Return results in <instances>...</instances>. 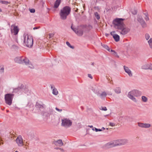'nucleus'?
Wrapping results in <instances>:
<instances>
[{
  "instance_id": "8fccbe9b",
  "label": "nucleus",
  "mask_w": 152,
  "mask_h": 152,
  "mask_svg": "<svg viewBox=\"0 0 152 152\" xmlns=\"http://www.w3.org/2000/svg\"><path fill=\"white\" fill-rule=\"evenodd\" d=\"M94 64H95V63H94V62H91V65L92 66H94Z\"/></svg>"
},
{
  "instance_id": "a878e982",
  "label": "nucleus",
  "mask_w": 152,
  "mask_h": 152,
  "mask_svg": "<svg viewBox=\"0 0 152 152\" xmlns=\"http://www.w3.org/2000/svg\"><path fill=\"white\" fill-rule=\"evenodd\" d=\"M141 100L143 102H146L148 101V99L145 96H141Z\"/></svg>"
},
{
  "instance_id": "9b49d317",
  "label": "nucleus",
  "mask_w": 152,
  "mask_h": 152,
  "mask_svg": "<svg viewBox=\"0 0 152 152\" xmlns=\"http://www.w3.org/2000/svg\"><path fill=\"white\" fill-rule=\"evenodd\" d=\"M71 29L75 32V33L78 36H81L83 34V31L82 29H78L72 27H71Z\"/></svg>"
},
{
  "instance_id": "5701e85b",
  "label": "nucleus",
  "mask_w": 152,
  "mask_h": 152,
  "mask_svg": "<svg viewBox=\"0 0 152 152\" xmlns=\"http://www.w3.org/2000/svg\"><path fill=\"white\" fill-rule=\"evenodd\" d=\"M114 90L115 92L117 94H119L121 93V88L120 87L115 88Z\"/></svg>"
},
{
  "instance_id": "1a4fd4ad",
  "label": "nucleus",
  "mask_w": 152,
  "mask_h": 152,
  "mask_svg": "<svg viewBox=\"0 0 152 152\" xmlns=\"http://www.w3.org/2000/svg\"><path fill=\"white\" fill-rule=\"evenodd\" d=\"M117 146L124 145L128 142V140L126 139H121L116 140Z\"/></svg>"
},
{
  "instance_id": "4468645a",
  "label": "nucleus",
  "mask_w": 152,
  "mask_h": 152,
  "mask_svg": "<svg viewBox=\"0 0 152 152\" xmlns=\"http://www.w3.org/2000/svg\"><path fill=\"white\" fill-rule=\"evenodd\" d=\"M137 20L139 22H140V23L142 27H146V23H145L142 16H138Z\"/></svg>"
},
{
  "instance_id": "a18cd8bd",
  "label": "nucleus",
  "mask_w": 152,
  "mask_h": 152,
  "mask_svg": "<svg viewBox=\"0 0 152 152\" xmlns=\"http://www.w3.org/2000/svg\"><path fill=\"white\" fill-rule=\"evenodd\" d=\"M54 34H49V38H51V37H53L54 36Z\"/></svg>"
},
{
  "instance_id": "9d476101",
  "label": "nucleus",
  "mask_w": 152,
  "mask_h": 152,
  "mask_svg": "<svg viewBox=\"0 0 152 152\" xmlns=\"http://www.w3.org/2000/svg\"><path fill=\"white\" fill-rule=\"evenodd\" d=\"M128 97L134 102H137V100L134 97L135 96H134L133 91L129 92L128 94Z\"/></svg>"
},
{
  "instance_id": "dca6fc26",
  "label": "nucleus",
  "mask_w": 152,
  "mask_h": 152,
  "mask_svg": "<svg viewBox=\"0 0 152 152\" xmlns=\"http://www.w3.org/2000/svg\"><path fill=\"white\" fill-rule=\"evenodd\" d=\"M117 146V145L116 142V140L109 142L106 144V146L108 148H111Z\"/></svg>"
},
{
  "instance_id": "3c124183",
  "label": "nucleus",
  "mask_w": 152,
  "mask_h": 152,
  "mask_svg": "<svg viewBox=\"0 0 152 152\" xmlns=\"http://www.w3.org/2000/svg\"><path fill=\"white\" fill-rule=\"evenodd\" d=\"M110 51L114 53L115 51L112 50H111Z\"/></svg>"
},
{
  "instance_id": "58836bf2",
  "label": "nucleus",
  "mask_w": 152,
  "mask_h": 152,
  "mask_svg": "<svg viewBox=\"0 0 152 152\" xmlns=\"http://www.w3.org/2000/svg\"><path fill=\"white\" fill-rule=\"evenodd\" d=\"M94 129H95V131L96 132H98V131H102V129H97V128H96L95 127H94Z\"/></svg>"
},
{
  "instance_id": "e433bc0d",
  "label": "nucleus",
  "mask_w": 152,
  "mask_h": 152,
  "mask_svg": "<svg viewBox=\"0 0 152 152\" xmlns=\"http://www.w3.org/2000/svg\"><path fill=\"white\" fill-rule=\"evenodd\" d=\"M36 106L37 107L39 108H41L43 107V105H41L39 104H37L36 105Z\"/></svg>"
},
{
  "instance_id": "bb28decb",
  "label": "nucleus",
  "mask_w": 152,
  "mask_h": 152,
  "mask_svg": "<svg viewBox=\"0 0 152 152\" xmlns=\"http://www.w3.org/2000/svg\"><path fill=\"white\" fill-rule=\"evenodd\" d=\"M101 45L103 47L109 51H110V49L109 47L107 45L104 44H102V43H101Z\"/></svg>"
},
{
  "instance_id": "bf43d9fd",
  "label": "nucleus",
  "mask_w": 152,
  "mask_h": 152,
  "mask_svg": "<svg viewBox=\"0 0 152 152\" xmlns=\"http://www.w3.org/2000/svg\"><path fill=\"white\" fill-rule=\"evenodd\" d=\"M15 152H18V151H15Z\"/></svg>"
},
{
  "instance_id": "2eb2a0df",
  "label": "nucleus",
  "mask_w": 152,
  "mask_h": 152,
  "mask_svg": "<svg viewBox=\"0 0 152 152\" xmlns=\"http://www.w3.org/2000/svg\"><path fill=\"white\" fill-rule=\"evenodd\" d=\"M124 69L125 72L130 77H132V72L128 67L124 66Z\"/></svg>"
},
{
  "instance_id": "4c0bfd02",
  "label": "nucleus",
  "mask_w": 152,
  "mask_h": 152,
  "mask_svg": "<svg viewBox=\"0 0 152 152\" xmlns=\"http://www.w3.org/2000/svg\"><path fill=\"white\" fill-rule=\"evenodd\" d=\"M100 109L104 111H106L107 110V108L105 107H101Z\"/></svg>"
},
{
  "instance_id": "6e6d98bb",
  "label": "nucleus",
  "mask_w": 152,
  "mask_h": 152,
  "mask_svg": "<svg viewBox=\"0 0 152 152\" xmlns=\"http://www.w3.org/2000/svg\"><path fill=\"white\" fill-rule=\"evenodd\" d=\"M92 130H95V129H94V128H93L92 129Z\"/></svg>"
},
{
  "instance_id": "b1692460",
  "label": "nucleus",
  "mask_w": 152,
  "mask_h": 152,
  "mask_svg": "<svg viewBox=\"0 0 152 152\" xmlns=\"http://www.w3.org/2000/svg\"><path fill=\"white\" fill-rule=\"evenodd\" d=\"M113 37L116 42H118L120 40V37L117 34H115L113 35Z\"/></svg>"
},
{
  "instance_id": "2f4dec72",
  "label": "nucleus",
  "mask_w": 152,
  "mask_h": 152,
  "mask_svg": "<svg viewBox=\"0 0 152 152\" xmlns=\"http://www.w3.org/2000/svg\"><path fill=\"white\" fill-rule=\"evenodd\" d=\"M131 12L132 14L135 15L137 13V10L136 9H134L132 10Z\"/></svg>"
},
{
  "instance_id": "f257e3e1",
  "label": "nucleus",
  "mask_w": 152,
  "mask_h": 152,
  "mask_svg": "<svg viewBox=\"0 0 152 152\" xmlns=\"http://www.w3.org/2000/svg\"><path fill=\"white\" fill-rule=\"evenodd\" d=\"M123 18H116L114 20L113 22L114 27L118 29V31L121 34L124 35L130 31V28L126 26L124 23Z\"/></svg>"
},
{
  "instance_id": "423d86ee",
  "label": "nucleus",
  "mask_w": 152,
  "mask_h": 152,
  "mask_svg": "<svg viewBox=\"0 0 152 152\" xmlns=\"http://www.w3.org/2000/svg\"><path fill=\"white\" fill-rule=\"evenodd\" d=\"M14 96V94H6L4 96V99L6 104L9 105H11Z\"/></svg>"
},
{
  "instance_id": "20e7f679",
  "label": "nucleus",
  "mask_w": 152,
  "mask_h": 152,
  "mask_svg": "<svg viewBox=\"0 0 152 152\" xmlns=\"http://www.w3.org/2000/svg\"><path fill=\"white\" fill-rule=\"evenodd\" d=\"M71 8L70 7L66 6L61 9L60 12V18L61 19L65 20L66 19L67 16L70 14Z\"/></svg>"
},
{
  "instance_id": "7ed1b4c3",
  "label": "nucleus",
  "mask_w": 152,
  "mask_h": 152,
  "mask_svg": "<svg viewBox=\"0 0 152 152\" xmlns=\"http://www.w3.org/2000/svg\"><path fill=\"white\" fill-rule=\"evenodd\" d=\"M23 44L28 47H31L33 45V38L31 35L24 33L23 36Z\"/></svg>"
},
{
  "instance_id": "ddd939ff",
  "label": "nucleus",
  "mask_w": 152,
  "mask_h": 152,
  "mask_svg": "<svg viewBox=\"0 0 152 152\" xmlns=\"http://www.w3.org/2000/svg\"><path fill=\"white\" fill-rule=\"evenodd\" d=\"M53 143L56 146L61 147L64 145V143L61 139H59L57 140H54Z\"/></svg>"
},
{
  "instance_id": "cd10ccee",
  "label": "nucleus",
  "mask_w": 152,
  "mask_h": 152,
  "mask_svg": "<svg viewBox=\"0 0 152 152\" xmlns=\"http://www.w3.org/2000/svg\"><path fill=\"white\" fill-rule=\"evenodd\" d=\"M145 16L144 18L146 21H148L149 20V18L148 17V13L146 12L144 14Z\"/></svg>"
},
{
  "instance_id": "09e8293b",
  "label": "nucleus",
  "mask_w": 152,
  "mask_h": 152,
  "mask_svg": "<svg viewBox=\"0 0 152 152\" xmlns=\"http://www.w3.org/2000/svg\"><path fill=\"white\" fill-rule=\"evenodd\" d=\"M0 69L1 70V71L2 72H3L4 71V68L3 67H2Z\"/></svg>"
},
{
  "instance_id": "a211bd4d",
  "label": "nucleus",
  "mask_w": 152,
  "mask_h": 152,
  "mask_svg": "<svg viewBox=\"0 0 152 152\" xmlns=\"http://www.w3.org/2000/svg\"><path fill=\"white\" fill-rule=\"evenodd\" d=\"M53 113V110H50L48 111H44L42 113V115L45 117H48L50 116V115Z\"/></svg>"
},
{
  "instance_id": "6e6552de",
  "label": "nucleus",
  "mask_w": 152,
  "mask_h": 152,
  "mask_svg": "<svg viewBox=\"0 0 152 152\" xmlns=\"http://www.w3.org/2000/svg\"><path fill=\"white\" fill-rule=\"evenodd\" d=\"M16 142L19 147H22L23 145V139L22 137L20 135L18 136L17 138L16 139Z\"/></svg>"
},
{
  "instance_id": "4d7b16f0",
  "label": "nucleus",
  "mask_w": 152,
  "mask_h": 152,
  "mask_svg": "<svg viewBox=\"0 0 152 152\" xmlns=\"http://www.w3.org/2000/svg\"><path fill=\"white\" fill-rule=\"evenodd\" d=\"M102 129H105V128H104V127H102Z\"/></svg>"
},
{
  "instance_id": "c85d7f7f",
  "label": "nucleus",
  "mask_w": 152,
  "mask_h": 152,
  "mask_svg": "<svg viewBox=\"0 0 152 152\" xmlns=\"http://www.w3.org/2000/svg\"><path fill=\"white\" fill-rule=\"evenodd\" d=\"M151 125L149 124L144 123V128H149L151 127Z\"/></svg>"
},
{
  "instance_id": "f03ea898",
  "label": "nucleus",
  "mask_w": 152,
  "mask_h": 152,
  "mask_svg": "<svg viewBox=\"0 0 152 152\" xmlns=\"http://www.w3.org/2000/svg\"><path fill=\"white\" fill-rule=\"evenodd\" d=\"M15 62L17 63L23 64H24L26 65L31 69L34 68L33 65L30 62L28 58L23 56H20L16 57L15 59Z\"/></svg>"
},
{
  "instance_id": "4be33fe9",
  "label": "nucleus",
  "mask_w": 152,
  "mask_h": 152,
  "mask_svg": "<svg viewBox=\"0 0 152 152\" xmlns=\"http://www.w3.org/2000/svg\"><path fill=\"white\" fill-rule=\"evenodd\" d=\"M61 0H56V1L54 4V8H56L58 7L61 3Z\"/></svg>"
},
{
  "instance_id": "a19ab883",
  "label": "nucleus",
  "mask_w": 152,
  "mask_h": 152,
  "mask_svg": "<svg viewBox=\"0 0 152 152\" xmlns=\"http://www.w3.org/2000/svg\"><path fill=\"white\" fill-rule=\"evenodd\" d=\"M113 54L115 56L118 58H119V56L118 55L117 53L115 51L113 53Z\"/></svg>"
},
{
  "instance_id": "c756f323",
  "label": "nucleus",
  "mask_w": 152,
  "mask_h": 152,
  "mask_svg": "<svg viewBox=\"0 0 152 152\" xmlns=\"http://www.w3.org/2000/svg\"><path fill=\"white\" fill-rule=\"evenodd\" d=\"M145 38L146 40H148L150 39V36L149 34L148 33H146L145 35Z\"/></svg>"
},
{
  "instance_id": "39448f33",
  "label": "nucleus",
  "mask_w": 152,
  "mask_h": 152,
  "mask_svg": "<svg viewBox=\"0 0 152 152\" xmlns=\"http://www.w3.org/2000/svg\"><path fill=\"white\" fill-rule=\"evenodd\" d=\"M61 122V126L66 128L69 127L72 124V121L69 118H64L62 119Z\"/></svg>"
},
{
  "instance_id": "0eeeda50",
  "label": "nucleus",
  "mask_w": 152,
  "mask_h": 152,
  "mask_svg": "<svg viewBox=\"0 0 152 152\" xmlns=\"http://www.w3.org/2000/svg\"><path fill=\"white\" fill-rule=\"evenodd\" d=\"M23 85H21L20 87H19L18 88H15L14 89L13 93H18V94H19V92H20L22 91H24L26 93L27 91L28 90V89L26 88H23Z\"/></svg>"
},
{
  "instance_id": "f704fd0d",
  "label": "nucleus",
  "mask_w": 152,
  "mask_h": 152,
  "mask_svg": "<svg viewBox=\"0 0 152 152\" xmlns=\"http://www.w3.org/2000/svg\"><path fill=\"white\" fill-rule=\"evenodd\" d=\"M144 123L139 122L138 123V125L141 128H144Z\"/></svg>"
},
{
  "instance_id": "5fc2aeb1",
  "label": "nucleus",
  "mask_w": 152,
  "mask_h": 152,
  "mask_svg": "<svg viewBox=\"0 0 152 152\" xmlns=\"http://www.w3.org/2000/svg\"><path fill=\"white\" fill-rule=\"evenodd\" d=\"M90 126V128H93V126H92H92Z\"/></svg>"
},
{
  "instance_id": "864d4df0",
  "label": "nucleus",
  "mask_w": 152,
  "mask_h": 152,
  "mask_svg": "<svg viewBox=\"0 0 152 152\" xmlns=\"http://www.w3.org/2000/svg\"><path fill=\"white\" fill-rule=\"evenodd\" d=\"M37 27H34V28H33V29L34 30V29H37Z\"/></svg>"
},
{
  "instance_id": "de8ad7c7",
  "label": "nucleus",
  "mask_w": 152,
  "mask_h": 152,
  "mask_svg": "<svg viewBox=\"0 0 152 152\" xmlns=\"http://www.w3.org/2000/svg\"><path fill=\"white\" fill-rule=\"evenodd\" d=\"M115 33V31H113L110 33V34L112 35L113 36V35H114L115 34H114Z\"/></svg>"
},
{
  "instance_id": "473e14b6",
  "label": "nucleus",
  "mask_w": 152,
  "mask_h": 152,
  "mask_svg": "<svg viewBox=\"0 0 152 152\" xmlns=\"http://www.w3.org/2000/svg\"><path fill=\"white\" fill-rule=\"evenodd\" d=\"M0 2L2 4H4L6 5H7L9 4V2L7 1L1 0Z\"/></svg>"
},
{
  "instance_id": "412c9836",
  "label": "nucleus",
  "mask_w": 152,
  "mask_h": 152,
  "mask_svg": "<svg viewBox=\"0 0 152 152\" xmlns=\"http://www.w3.org/2000/svg\"><path fill=\"white\" fill-rule=\"evenodd\" d=\"M133 91L135 96L138 97L141 95V92L137 90H133Z\"/></svg>"
},
{
  "instance_id": "ea45409f",
  "label": "nucleus",
  "mask_w": 152,
  "mask_h": 152,
  "mask_svg": "<svg viewBox=\"0 0 152 152\" xmlns=\"http://www.w3.org/2000/svg\"><path fill=\"white\" fill-rule=\"evenodd\" d=\"M12 48L15 49H17L18 48V47L16 45H12Z\"/></svg>"
},
{
  "instance_id": "603ef678",
  "label": "nucleus",
  "mask_w": 152,
  "mask_h": 152,
  "mask_svg": "<svg viewBox=\"0 0 152 152\" xmlns=\"http://www.w3.org/2000/svg\"><path fill=\"white\" fill-rule=\"evenodd\" d=\"M88 26L89 28H92V26L91 25H89Z\"/></svg>"
},
{
  "instance_id": "72a5a7b5",
  "label": "nucleus",
  "mask_w": 152,
  "mask_h": 152,
  "mask_svg": "<svg viewBox=\"0 0 152 152\" xmlns=\"http://www.w3.org/2000/svg\"><path fill=\"white\" fill-rule=\"evenodd\" d=\"M66 45L69 48H70L72 49L74 48V47L73 46L71 45L70 44L69 42H66Z\"/></svg>"
},
{
  "instance_id": "37998d69",
  "label": "nucleus",
  "mask_w": 152,
  "mask_h": 152,
  "mask_svg": "<svg viewBox=\"0 0 152 152\" xmlns=\"http://www.w3.org/2000/svg\"><path fill=\"white\" fill-rule=\"evenodd\" d=\"M109 124H110V125L111 126H115V124L114 123H113L110 122L109 123Z\"/></svg>"
},
{
  "instance_id": "f3484780",
  "label": "nucleus",
  "mask_w": 152,
  "mask_h": 152,
  "mask_svg": "<svg viewBox=\"0 0 152 152\" xmlns=\"http://www.w3.org/2000/svg\"><path fill=\"white\" fill-rule=\"evenodd\" d=\"M152 68V64L151 63L148 64H145L143 65L141 68L144 69H150L151 70Z\"/></svg>"
},
{
  "instance_id": "49530a36",
  "label": "nucleus",
  "mask_w": 152,
  "mask_h": 152,
  "mask_svg": "<svg viewBox=\"0 0 152 152\" xmlns=\"http://www.w3.org/2000/svg\"><path fill=\"white\" fill-rule=\"evenodd\" d=\"M88 75V77H89L91 79L93 78V77H92V76H91V74H89Z\"/></svg>"
},
{
  "instance_id": "c03bdc74",
  "label": "nucleus",
  "mask_w": 152,
  "mask_h": 152,
  "mask_svg": "<svg viewBox=\"0 0 152 152\" xmlns=\"http://www.w3.org/2000/svg\"><path fill=\"white\" fill-rule=\"evenodd\" d=\"M56 110L57 111H58V112H61L62 111V109H59L57 107H56V108H55Z\"/></svg>"
},
{
  "instance_id": "f8f14e48",
  "label": "nucleus",
  "mask_w": 152,
  "mask_h": 152,
  "mask_svg": "<svg viewBox=\"0 0 152 152\" xmlns=\"http://www.w3.org/2000/svg\"><path fill=\"white\" fill-rule=\"evenodd\" d=\"M12 26L13 27V29H11V33H14V35H16L18 34L19 31V29L18 26H16L15 25H12L11 26V27H12Z\"/></svg>"
},
{
  "instance_id": "393cba45",
  "label": "nucleus",
  "mask_w": 152,
  "mask_h": 152,
  "mask_svg": "<svg viewBox=\"0 0 152 152\" xmlns=\"http://www.w3.org/2000/svg\"><path fill=\"white\" fill-rule=\"evenodd\" d=\"M148 43L149 48L152 49V38H151L148 41Z\"/></svg>"
},
{
  "instance_id": "7c9ffc66",
  "label": "nucleus",
  "mask_w": 152,
  "mask_h": 152,
  "mask_svg": "<svg viewBox=\"0 0 152 152\" xmlns=\"http://www.w3.org/2000/svg\"><path fill=\"white\" fill-rule=\"evenodd\" d=\"M94 15L96 17V18L97 20H99L100 18V16L99 14L97 12H96L94 13Z\"/></svg>"
},
{
  "instance_id": "c9c22d12",
  "label": "nucleus",
  "mask_w": 152,
  "mask_h": 152,
  "mask_svg": "<svg viewBox=\"0 0 152 152\" xmlns=\"http://www.w3.org/2000/svg\"><path fill=\"white\" fill-rule=\"evenodd\" d=\"M56 150H60L61 151V152H64V150L63 148H60L59 147H56L54 148Z\"/></svg>"
},
{
  "instance_id": "13d9d810",
  "label": "nucleus",
  "mask_w": 152,
  "mask_h": 152,
  "mask_svg": "<svg viewBox=\"0 0 152 152\" xmlns=\"http://www.w3.org/2000/svg\"><path fill=\"white\" fill-rule=\"evenodd\" d=\"M1 10L0 8V12H1Z\"/></svg>"
},
{
  "instance_id": "aec40b11",
  "label": "nucleus",
  "mask_w": 152,
  "mask_h": 152,
  "mask_svg": "<svg viewBox=\"0 0 152 152\" xmlns=\"http://www.w3.org/2000/svg\"><path fill=\"white\" fill-rule=\"evenodd\" d=\"M107 95L106 93L104 91L98 94V96L102 99H104Z\"/></svg>"
},
{
  "instance_id": "79ce46f5",
  "label": "nucleus",
  "mask_w": 152,
  "mask_h": 152,
  "mask_svg": "<svg viewBox=\"0 0 152 152\" xmlns=\"http://www.w3.org/2000/svg\"><path fill=\"white\" fill-rule=\"evenodd\" d=\"M29 11L31 13H34L35 12V10L34 9H30Z\"/></svg>"
},
{
  "instance_id": "6ab92c4d",
  "label": "nucleus",
  "mask_w": 152,
  "mask_h": 152,
  "mask_svg": "<svg viewBox=\"0 0 152 152\" xmlns=\"http://www.w3.org/2000/svg\"><path fill=\"white\" fill-rule=\"evenodd\" d=\"M51 88L53 90L52 93L53 94L56 95L58 94V91L57 89L55 88L54 86L51 85Z\"/></svg>"
}]
</instances>
